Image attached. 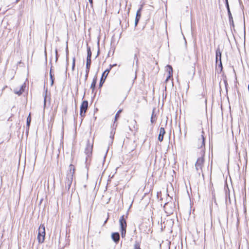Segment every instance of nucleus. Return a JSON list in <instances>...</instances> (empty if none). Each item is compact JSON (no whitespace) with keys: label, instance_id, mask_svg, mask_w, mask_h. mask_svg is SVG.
<instances>
[{"label":"nucleus","instance_id":"1","mask_svg":"<svg viewBox=\"0 0 249 249\" xmlns=\"http://www.w3.org/2000/svg\"><path fill=\"white\" fill-rule=\"evenodd\" d=\"M74 173V168L72 164L69 166V172L67 175L66 178L65 180V189L69 191L73 180V176Z\"/></svg>","mask_w":249,"mask_h":249},{"label":"nucleus","instance_id":"2","mask_svg":"<svg viewBox=\"0 0 249 249\" xmlns=\"http://www.w3.org/2000/svg\"><path fill=\"white\" fill-rule=\"evenodd\" d=\"M45 236V228L44 225H41L38 228L37 239L39 243H43Z\"/></svg>","mask_w":249,"mask_h":249},{"label":"nucleus","instance_id":"3","mask_svg":"<svg viewBox=\"0 0 249 249\" xmlns=\"http://www.w3.org/2000/svg\"><path fill=\"white\" fill-rule=\"evenodd\" d=\"M121 232L122 237L125 236L126 233V222L124 218V215L122 216L119 219Z\"/></svg>","mask_w":249,"mask_h":249},{"label":"nucleus","instance_id":"4","mask_svg":"<svg viewBox=\"0 0 249 249\" xmlns=\"http://www.w3.org/2000/svg\"><path fill=\"white\" fill-rule=\"evenodd\" d=\"M93 144V141L91 143L89 141H88L85 152L88 157H90L92 154Z\"/></svg>","mask_w":249,"mask_h":249},{"label":"nucleus","instance_id":"5","mask_svg":"<svg viewBox=\"0 0 249 249\" xmlns=\"http://www.w3.org/2000/svg\"><path fill=\"white\" fill-rule=\"evenodd\" d=\"M88 106V102L87 101H84L80 107V115L81 117H84L85 116V114L87 111V108Z\"/></svg>","mask_w":249,"mask_h":249},{"label":"nucleus","instance_id":"6","mask_svg":"<svg viewBox=\"0 0 249 249\" xmlns=\"http://www.w3.org/2000/svg\"><path fill=\"white\" fill-rule=\"evenodd\" d=\"M219 62V66L222 69L221 52L219 48H217L216 51V63Z\"/></svg>","mask_w":249,"mask_h":249},{"label":"nucleus","instance_id":"7","mask_svg":"<svg viewBox=\"0 0 249 249\" xmlns=\"http://www.w3.org/2000/svg\"><path fill=\"white\" fill-rule=\"evenodd\" d=\"M203 162L204 159L203 157L198 158L196 163V170L198 171L199 169H201Z\"/></svg>","mask_w":249,"mask_h":249},{"label":"nucleus","instance_id":"8","mask_svg":"<svg viewBox=\"0 0 249 249\" xmlns=\"http://www.w3.org/2000/svg\"><path fill=\"white\" fill-rule=\"evenodd\" d=\"M25 87H26L25 84L24 83L23 84H22L21 86L19 89H14L15 93L16 94H18V95H21L24 91V89H25Z\"/></svg>","mask_w":249,"mask_h":249},{"label":"nucleus","instance_id":"9","mask_svg":"<svg viewBox=\"0 0 249 249\" xmlns=\"http://www.w3.org/2000/svg\"><path fill=\"white\" fill-rule=\"evenodd\" d=\"M166 71L168 72V75L167 76L166 81H168V79L172 76L173 74V69L170 65H167L166 66Z\"/></svg>","mask_w":249,"mask_h":249},{"label":"nucleus","instance_id":"10","mask_svg":"<svg viewBox=\"0 0 249 249\" xmlns=\"http://www.w3.org/2000/svg\"><path fill=\"white\" fill-rule=\"evenodd\" d=\"M110 70H106L103 73L102 76L100 80V86H102V84L104 82L106 77H107Z\"/></svg>","mask_w":249,"mask_h":249},{"label":"nucleus","instance_id":"11","mask_svg":"<svg viewBox=\"0 0 249 249\" xmlns=\"http://www.w3.org/2000/svg\"><path fill=\"white\" fill-rule=\"evenodd\" d=\"M112 240L115 242L117 243L120 240V235L118 232L113 233L111 235Z\"/></svg>","mask_w":249,"mask_h":249},{"label":"nucleus","instance_id":"12","mask_svg":"<svg viewBox=\"0 0 249 249\" xmlns=\"http://www.w3.org/2000/svg\"><path fill=\"white\" fill-rule=\"evenodd\" d=\"M164 134H165L164 129L163 127H161L160 129V134H159V137H158V140L160 142H162L163 141V136H164Z\"/></svg>","mask_w":249,"mask_h":249},{"label":"nucleus","instance_id":"13","mask_svg":"<svg viewBox=\"0 0 249 249\" xmlns=\"http://www.w3.org/2000/svg\"><path fill=\"white\" fill-rule=\"evenodd\" d=\"M142 10V8H140L137 12L135 20V26H137L140 19L141 18V11Z\"/></svg>","mask_w":249,"mask_h":249},{"label":"nucleus","instance_id":"14","mask_svg":"<svg viewBox=\"0 0 249 249\" xmlns=\"http://www.w3.org/2000/svg\"><path fill=\"white\" fill-rule=\"evenodd\" d=\"M227 9H228V15H229V18L230 21V22L231 21L232 22H233L232 18V16H231V11L230 10L229 6V4H228V3L227 1Z\"/></svg>","mask_w":249,"mask_h":249},{"label":"nucleus","instance_id":"15","mask_svg":"<svg viewBox=\"0 0 249 249\" xmlns=\"http://www.w3.org/2000/svg\"><path fill=\"white\" fill-rule=\"evenodd\" d=\"M90 64L91 59L87 58L86 69L87 70V72H89Z\"/></svg>","mask_w":249,"mask_h":249},{"label":"nucleus","instance_id":"16","mask_svg":"<svg viewBox=\"0 0 249 249\" xmlns=\"http://www.w3.org/2000/svg\"><path fill=\"white\" fill-rule=\"evenodd\" d=\"M96 81H97V77H95L93 78L92 82L91 84L90 88L92 89L93 90L94 89L95 87V85L96 84Z\"/></svg>","mask_w":249,"mask_h":249},{"label":"nucleus","instance_id":"17","mask_svg":"<svg viewBox=\"0 0 249 249\" xmlns=\"http://www.w3.org/2000/svg\"><path fill=\"white\" fill-rule=\"evenodd\" d=\"M88 55H87V58L91 59V52L90 51V49L89 47L88 48Z\"/></svg>","mask_w":249,"mask_h":249},{"label":"nucleus","instance_id":"18","mask_svg":"<svg viewBox=\"0 0 249 249\" xmlns=\"http://www.w3.org/2000/svg\"><path fill=\"white\" fill-rule=\"evenodd\" d=\"M31 114H29V116L27 118V125L29 127L31 123Z\"/></svg>","mask_w":249,"mask_h":249},{"label":"nucleus","instance_id":"19","mask_svg":"<svg viewBox=\"0 0 249 249\" xmlns=\"http://www.w3.org/2000/svg\"><path fill=\"white\" fill-rule=\"evenodd\" d=\"M50 79H51V86H53V76L52 74V71L51 70L50 71Z\"/></svg>","mask_w":249,"mask_h":249},{"label":"nucleus","instance_id":"20","mask_svg":"<svg viewBox=\"0 0 249 249\" xmlns=\"http://www.w3.org/2000/svg\"><path fill=\"white\" fill-rule=\"evenodd\" d=\"M121 112H122V110H119L118 111V112H117V113L115 115V121H116L118 119V118L119 117L120 114Z\"/></svg>","mask_w":249,"mask_h":249},{"label":"nucleus","instance_id":"21","mask_svg":"<svg viewBox=\"0 0 249 249\" xmlns=\"http://www.w3.org/2000/svg\"><path fill=\"white\" fill-rule=\"evenodd\" d=\"M201 137H202V142H201V144L200 146V147H202V146L204 145V137H203V135H201Z\"/></svg>","mask_w":249,"mask_h":249},{"label":"nucleus","instance_id":"22","mask_svg":"<svg viewBox=\"0 0 249 249\" xmlns=\"http://www.w3.org/2000/svg\"><path fill=\"white\" fill-rule=\"evenodd\" d=\"M75 58H73L72 65V70L73 71L75 67Z\"/></svg>","mask_w":249,"mask_h":249},{"label":"nucleus","instance_id":"23","mask_svg":"<svg viewBox=\"0 0 249 249\" xmlns=\"http://www.w3.org/2000/svg\"><path fill=\"white\" fill-rule=\"evenodd\" d=\"M114 134L115 132L113 131H111L110 133V138L112 140L113 139Z\"/></svg>","mask_w":249,"mask_h":249},{"label":"nucleus","instance_id":"24","mask_svg":"<svg viewBox=\"0 0 249 249\" xmlns=\"http://www.w3.org/2000/svg\"><path fill=\"white\" fill-rule=\"evenodd\" d=\"M107 150L106 151V154H105V155H104V157H103V160L102 163V164H104V161H105V158H106V154H107Z\"/></svg>","mask_w":249,"mask_h":249},{"label":"nucleus","instance_id":"25","mask_svg":"<svg viewBox=\"0 0 249 249\" xmlns=\"http://www.w3.org/2000/svg\"><path fill=\"white\" fill-rule=\"evenodd\" d=\"M134 249H140V246L138 244H135Z\"/></svg>","mask_w":249,"mask_h":249},{"label":"nucleus","instance_id":"26","mask_svg":"<svg viewBox=\"0 0 249 249\" xmlns=\"http://www.w3.org/2000/svg\"><path fill=\"white\" fill-rule=\"evenodd\" d=\"M89 72H87V70H86V74H85V81L87 80V79Z\"/></svg>","mask_w":249,"mask_h":249},{"label":"nucleus","instance_id":"27","mask_svg":"<svg viewBox=\"0 0 249 249\" xmlns=\"http://www.w3.org/2000/svg\"><path fill=\"white\" fill-rule=\"evenodd\" d=\"M155 120H153V113L152 115L151 118V122L152 123H154Z\"/></svg>","mask_w":249,"mask_h":249},{"label":"nucleus","instance_id":"28","mask_svg":"<svg viewBox=\"0 0 249 249\" xmlns=\"http://www.w3.org/2000/svg\"><path fill=\"white\" fill-rule=\"evenodd\" d=\"M46 95L45 96L44 99V106L46 105Z\"/></svg>","mask_w":249,"mask_h":249},{"label":"nucleus","instance_id":"29","mask_svg":"<svg viewBox=\"0 0 249 249\" xmlns=\"http://www.w3.org/2000/svg\"><path fill=\"white\" fill-rule=\"evenodd\" d=\"M55 54H56V60L55 61H57L58 57H57V50H55Z\"/></svg>","mask_w":249,"mask_h":249},{"label":"nucleus","instance_id":"30","mask_svg":"<svg viewBox=\"0 0 249 249\" xmlns=\"http://www.w3.org/2000/svg\"><path fill=\"white\" fill-rule=\"evenodd\" d=\"M168 205V204L167 203H166V204H165V205L164 206V208L165 211L166 210L167 207Z\"/></svg>","mask_w":249,"mask_h":249},{"label":"nucleus","instance_id":"31","mask_svg":"<svg viewBox=\"0 0 249 249\" xmlns=\"http://www.w3.org/2000/svg\"><path fill=\"white\" fill-rule=\"evenodd\" d=\"M89 2H90V3L91 4H92V0H89Z\"/></svg>","mask_w":249,"mask_h":249}]
</instances>
